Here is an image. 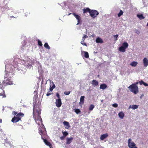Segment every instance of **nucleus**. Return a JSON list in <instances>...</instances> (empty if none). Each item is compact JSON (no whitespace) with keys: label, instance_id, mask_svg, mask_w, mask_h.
Returning <instances> with one entry per match:
<instances>
[{"label":"nucleus","instance_id":"864d4df0","mask_svg":"<svg viewBox=\"0 0 148 148\" xmlns=\"http://www.w3.org/2000/svg\"><path fill=\"white\" fill-rule=\"evenodd\" d=\"M133 148H138L137 147L135 146Z\"/></svg>","mask_w":148,"mask_h":148},{"label":"nucleus","instance_id":"39448f33","mask_svg":"<svg viewBox=\"0 0 148 148\" xmlns=\"http://www.w3.org/2000/svg\"><path fill=\"white\" fill-rule=\"evenodd\" d=\"M128 88L131 92L134 93L135 94H136L139 92L138 86H135L134 84L133 85L132 84L130 86L128 87Z\"/></svg>","mask_w":148,"mask_h":148},{"label":"nucleus","instance_id":"79ce46f5","mask_svg":"<svg viewBox=\"0 0 148 148\" xmlns=\"http://www.w3.org/2000/svg\"><path fill=\"white\" fill-rule=\"evenodd\" d=\"M12 114L15 116L16 114L17 115L18 113L17 112L15 111H14L12 112Z\"/></svg>","mask_w":148,"mask_h":148},{"label":"nucleus","instance_id":"cd10ccee","mask_svg":"<svg viewBox=\"0 0 148 148\" xmlns=\"http://www.w3.org/2000/svg\"><path fill=\"white\" fill-rule=\"evenodd\" d=\"M137 16L140 19H143L145 18L142 14H138Z\"/></svg>","mask_w":148,"mask_h":148},{"label":"nucleus","instance_id":"13d9d810","mask_svg":"<svg viewBox=\"0 0 148 148\" xmlns=\"http://www.w3.org/2000/svg\"><path fill=\"white\" fill-rule=\"evenodd\" d=\"M147 26H148V23L147 24Z\"/></svg>","mask_w":148,"mask_h":148},{"label":"nucleus","instance_id":"9d476101","mask_svg":"<svg viewBox=\"0 0 148 148\" xmlns=\"http://www.w3.org/2000/svg\"><path fill=\"white\" fill-rule=\"evenodd\" d=\"M56 106L58 107H60L62 105V102L61 99L60 98L56 100Z\"/></svg>","mask_w":148,"mask_h":148},{"label":"nucleus","instance_id":"4d7b16f0","mask_svg":"<svg viewBox=\"0 0 148 148\" xmlns=\"http://www.w3.org/2000/svg\"><path fill=\"white\" fill-rule=\"evenodd\" d=\"M94 53H97V52H95V51H94Z\"/></svg>","mask_w":148,"mask_h":148},{"label":"nucleus","instance_id":"ddd939ff","mask_svg":"<svg viewBox=\"0 0 148 148\" xmlns=\"http://www.w3.org/2000/svg\"><path fill=\"white\" fill-rule=\"evenodd\" d=\"M108 135V134L106 133L102 135L100 137V139L101 140H103L104 139L107 138Z\"/></svg>","mask_w":148,"mask_h":148},{"label":"nucleus","instance_id":"f257e3e1","mask_svg":"<svg viewBox=\"0 0 148 148\" xmlns=\"http://www.w3.org/2000/svg\"><path fill=\"white\" fill-rule=\"evenodd\" d=\"M41 109L40 108H38V125H40L38 129L39 133L41 136V138L43 140L45 144L46 145L48 146L50 148H53L51 144L45 138L46 136V131L45 128L42 123V119L39 115L41 113Z\"/></svg>","mask_w":148,"mask_h":148},{"label":"nucleus","instance_id":"c756f323","mask_svg":"<svg viewBox=\"0 0 148 148\" xmlns=\"http://www.w3.org/2000/svg\"><path fill=\"white\" fill-rule=\"evenodd\" d=\"M94 107L95 106L93 104L91 105L89 107V110L90 111L92 110L94 108Z\"/></svg>","mask_w":148,"mask_h":148},{"label":"nucleus","instance_id":"c9c22d12","mask_svg":"<svg viewBox=\"0 0 148 148\" xmlns=\"http://www.w3.org/2000/svg\"><path fill=\"white\" fill-rule=\"evenodd\" d=\"M118 36V35L117 34L114 36V40L115 41H116V40H117Z\"/></svg>","mask_w":148,"mask_h":148},{"label":"nucleus","instance_id":"393cba45","mask_svg":"<svg viewBox=\"0 0 148 148\" xmlns=\"http://www.w3.org/2000/svg\"><path fill=\"white\" fill-rule=\"evenodd\" d=\"M122 46L126 49L128 47V44L127 42H125L122 44Z\"/></svg>","mask_w":148,"mask_h":148},{"label":"nucleus","instance_id":"dca6fc26","mask_svg":"<svg viewBox=\"0 0 148 148\" xmlns=\"http://www.w3.org/2000/svg\"><path fill=\"white\" fill-rule=\"evenodd\" d=\"M98 82L95 79L93 80L91 82V84L94 86L95 87L98 84Z\"/></svg>","mask_w":148,"mask_h":148},{"label":"nucleus","instance_id":"6e6d98bb","mask_svg":"<svg viewBox=\"0 0 148 148\" xmlns=\"http://www.w3.org/2000/svg\"><path fill=\"white\" fill-rule=\"evenodd\" d=\"M103 100H101V102H103Z\"/></svg>","mask_w":148,"mask_h":148},{"label":"nucleus","instance_id":"a878e982","mask_svg":"<svg viewBox=\"0 0 148 148\" xmlns=\"http://www.w3.org/2000/svg\"><path fill=\"white\" fill-rule=\"evenodd\" d=\"M85 97L84 96H81L80 98V103L83 104L84 103V98Z\"/></svg>","mask_w":148,"mask_h":148},{"label":"nucleus","instance_id":"4be33fe9","mask_svg":"<svg viewBox=\"0 0 148 148\" xmlns=\"http://www.w3.org/2000/svg\"><path fill=\"white\" fill-rule=\"evenodd\" d=\"M138 62L136 61H133L131 62L130 65L131 66L133 67L136 66L138 64Z\"/></svg>","mask_w":148,"mask_h":148},{"label":"nucleus","instance_id":"1a4fd4ad","mask_svg":"<svg viewBox=\"0 0 148 148\" xmlns=\"http://www.w3.org/2000/svg\"><path fill=\"white\" fill-rule=\"evenodd\" d=\"M73 14L75 17L77 21V25L80 23V21L81 20V17L79 16L76 14L75 13H73Z\"/></svg>","mask_w":148,"mask_h":148},{"label":"nucleus","instance_id":"6e6552de","mask_svg":"<svg viewBox=\"0 0 148 148\" xmlns=\"http://www.w3.org/2000/svg\"><path fill=\"white\" fill-rule=\"evenodd\" d=\"M130 138L128 140V146L130 148H133L136 146V144Z\"/></svg>","mask_w":148,"mask_h":148},{"label":"nucleus","instance_id":"aec40b11","mask_svg":"<svg viewBox=\"0 0 148 148\" xmlns=\"http://www.w3.org/2000/svg\"><path fill=\"white\" fill-rule=\"evenodd\" d=\"M91 10L88 8H84L83 9V13H85L87 12H88L89 13L90 12Z\"/></svg>","mask_w":148,"mask_h":148},{"label":"nucleus","instance_id":"58836bf2","mask_svg":"<svg viewBox=\"0 0 148 148\" xmlns=\"http://www.w3.org/2000/svg\"><path fill=\"white\" fill-rule=\"evenodd\" d=\"M70 93V91H65L64 92V94L66 95H68Z\"/></svg>","mask_w":148,"mask_h":148},{"label":"nucleus","instance_id":"2eb2a0df","mask_svg":"<svg viewBox=\"0 0 148 148\" xmlns=\"http://www.w3.org/2000/svg\"><path fill=\"white\" fill-rule=\"evenodd\" d=\"M73 139V138L72 137H71L70 138H67L66 140V144L68 145L70 144L72 142Z\"/></svg>","mask_w":148,"mask_h":148},{"label":"nucleus","instance_id":"5fc2aeb1","mask_svg":"<svg viewBox=\"0 0 148 148\" xmlns=\"http://www.w3.org/2000/svg\"><path fill=\"white\" fill-rule=\"evenodd\" d=\"M71 13H70L69 14H68V16H69L71 14Z\"/></svg>","mask_w":148,"mask_h":148},{"label":"nucleus","instance_id":"49530a36","mask_svg":"<svg viewBox=\"0 0 148 148\" xmlns=\"http://www.w3.org/2000/svg\"><path fill=\"white\" fill-rule=\"evenodd\" d=\"M56 96L58 98V99L60 98V95L58 93H56Z\"/></svg>","mask_w":148,"mask_h":148},{"label":"nucleus","instance_id":"2f4dec72","mask_svg":"<svg viewBox=\"0 0 148 148\" xmlns=\"http://www.w3.org/2000/svg\"><path fill=\"white\" fill-rule=\"evenodd\" d=\"M52 83L53 84V85L51 88L50 87L49 88L50 90L51 91H52L53 89L55 88V84H53V82H52Z\"/></svg>","mask_w":148,"mask_h":148},{"label":"nucleus","instance_id":"423d86ee","mask_svg":"<svg viewBox=\"0 0 148 148\" xmlns=\"http://www.w3.org/2000/svg\"><path fill=\"white\" fill-rule=\"evenodd\" d=\"M99 13L97 10H91L90 12V16L93 18L96 17Z\"/></svg>","mask_w":148,"mask_h":148},{"label":"nucleus","instance_id":"09e8293b","mask_svg":"<svg viewBox=\"0 0 148 148\" xmlns=\"http://www.w3.org/2000/svg\"><path fill=\"white\" fill-rule=\"evenodd\" d=\"M145 86H148V84L144 82L143 84Z\"/></svg>","mask_w":148,"mask_h":148},{"label":"nucleus","instance_id":"3c124183","mask_svg":"<svg viewBox=\"0 0 148 148\" xmlns=\"http://www.w3.org/2000/svg\"><path fill=\"white\" fill-rule=\"evenodd\" d=\"M27 66L29 67H29L31 68L32 67V65L31 64H29V65H28Z\"/></svg>","mask_w":148,"mask_h":148},{"label":"nucleus","instance_id":"6ab92c4d","mask_svg":"<svg viewBox=\"0 0 148 148\" xmlns=\"http://www.w3.org/2000/svg\"><path fill=\"white\" fill-rule=\"evenodd\" d=\"M107 87V86L106 84H103L100 85L99 88L103 90L106 88Z\"/></svg>","mask_w":148,"mask_h":148},{"label":"nucleus","instance_id":"0eeeda50","mask_svg":"<svg viewBox=\"0 0 148 148\" xmlns=\"http://www.w3.org/2000/svg\"><path fill=\"white\" fill-rule=\"evenodd\" d=\"M36 105H34L33 106V118L34 120L35 121V122L36 123V117L37 115V110L36 108Z\"/></svg>","mask_w":148,"mask_h":148},{"label":"nucleus","instance_id":"a19ab883","mask_svg":"<svg viewBox=\"0 0 148 148\" xmlns=\"http://www.w3.org/2000/svg\"><path fill=\"white\" fill-rule=\"evenodd\" d=\"M112 106L115 108H116L118 107V104L117 103H115L112 105Z\"/></svg>","mask_w":148,"mask_h":148},{"label":"nucleus","instance_id":"412c9836","mask_svg":"<svg viewBox=\"0 0 148 148\" xmlns=\"http://www.w3.org/2000/svg\"><path fill=\"white\" fill-rule=\"evenodd\" d=\"M118 116L121 119H123L124 116V114L123 112H121L119 113Z\"/></svg>","mask_w":148,"mask_h":148},{"label":"nucleus","instance_id":"37998d69","mask_svg":"<svg viewBox=\"0 0 148 148\" xmlns=\"http://www.w3.org/2000/svg\"><path fill=\"white\" fill-rule=\"evenodd\" d=\"M139 83H140V85H142V84H143L144 83V82L143 81H139Z\"/></svg>","mask_w":148,"mask_h":148},{"label":"nucleus","instance_id":"7ed1b4c3","mask_svg":"<svg viewBox=\"0 0 148 148\" xmlns=\"http://www.w3.org/2000/svg\"><path fill=\"white\" fill-rule=\"evenodd\" d=\"M24 116V114L21 112L18 113L16 116L12 118L11 121L13 123H16L21 120V118Z\"/></svg>","mask_w":148,"mask_h":148},{"label":"nucleus","instance_id":"8fccbe9b","mask_svg":"<svg viewBox=\"0 0 148 148\" xmlns=\"http://www.w3.org/2000/svg\"><path fill=\"white\" fill-rule=\"evenodd\" d=\"M51 94V93H49V92H48V93L47 94H46V95H47V96H49Z\"/></svg>","mask_w":148,"mask_h":148},{"label":"nucleus","instance_id":"b1692460","mask_svg":"<svg viewBox=\"0 0 148 148\" xmlns=\"http://www.w3.org/2000/svg\"><path fill=\"white\" fill-rule=\"evenodd\" d=\"M38 72L40 73V77L39 78V79H42V75H41V74L42 73V70L41 69H39L38 70ZM42 80L43 81V79H42Z\"/></svg>","mask_w":148,"mask_h":148},{"label":"nucleus","instance_id":"a211bd4d","mask_svg":"<svg viewBox=\"0 0 148 148\" xmlns=\"http://www.w3.org/2000/svg\"><path fill=\"white\" fill-rule=\"evenodd\" d=\"M63 123L64 125L66 126V127H65V128L68 129L70 127V125L68 122L64 121L63 122Z\"/></svg>","mask_w":148,"mask_h":148},{"label":"nucleus","instance_id":"603ef678","mask_svg":"<svg viewBox=\"0 0 148 148\" xmlns=\"http://www.w3.org/2000/svg\"><path fill=\"white\" fill-rule=\"evenodd\" d=\"M2 122V119H0V123H1Z\"/></svg>","mask_w":148,"mask_h":148},{"label":"nucleus","instance_id":"bb28decb","mask_svg":"<svg viewBox=\"0 0 148 148\" xmlns=\"http://www.w3.org/2000/svg\"><path fill=\"white\" fill-rule=\"evenodd\" d=\"M82 53H84V56L86 58H88L89 57L88 53V52L85 51H83Z\"/></svg>","mask_w":148,"mask_h":148},{"label":"nucleus","instance_id":"a18cd8bd","mask_svg":"<svg viewBox=\"0 0 148 148\" xmlns=\"http://www.w3.org/2000/svg\"><path fill=\"white\" fill-rule=\"evenodd\" d=\"M65 136H61L60 137V139L61 140H63L64 139Z\"/></svg>","mask_w":148,"mask_h":148},{"label":"nucleus","instance_id":"f704fd0d","mask_svg":"<svg viewBox=\"0 0 148 148\" xmlns=\"http://www.w3.org/2000/svg\"><path fill=\"white\" fill-rule=\"evenodd\" d=\"M38 43L40 46H42V45L41 42L39 40H38Z\"/></svg>","mask_w":148,"mask_h":148},{"label":"nucleus","instance_id":"4468645a","mask_svg":"<svg viewBox=\"0 0 148 148\" xmlns=\"http://www.w3.org/2000/svg\"><path fill=\"white\" fill-rule=\"evenodd\" d=\"M96 42L97 43H102L103 42L102 39L99 37H98L96 38Z\"/></svg>","mask_w":148,"mask_h":148},{"label":"nucleus","instance_id":"5701e85b","mask_svg":"<svg viewBox=\"0 0 148 148\" xmlns=\"http://www.w3.org/2000/svg\"><path fill=\"white\" fill-rule=\"evenodd\" d=\"M126 49L122 46L120 47L119 48V50L122 52H124L125 51Z\"/></svg>","mask_w":148,"mask_h":148},{"label":"nucleus","instance_id":"c03bdc74","mask_svg":"<svg viewBox=\"0 0 148 148\" xmlns=\"http://www.w3.org/2000/svg\"><path fill=\"white\" fill-rule=\"evenodd\" d=\"M139 83V82H137L135 83H134V84H133V85H134L135 86V85L136 86H137V85Z\"/></svg>","mask_w":148,"mask_h":148},{"label":"nucleus","instance_id":"e433bc0d","mask_svg":"<svg viewBox=\"0 0 148 148\" xmlns=\"http://www.w3.org/2000/svg\"><path fill=\"white\" fill-rule=\"evenodd\" d=\"M63 134L64 136L65 137L68 134V133L66 132H63Z\"/></svg>","mask_w":148,"mask_h":148},{"label":"nucleus","instance_id":"72a5a7b5","mask_svg":"<svg viewBox=\"0 0 148 148\" xmlns=\"http://www.w3.org/2000/svg\"><path fill=\"white\" fill-rule=\"evenodd\" d=\"M88 38V36L86 35H84L82 37V41H84L86 38Z\"/></svg>","mask_w":148,"mask_h":148},{"label":"nucleus","instance_id":"7c9ffc66","mask_svg":"<svg viewBox=\"0 0 148 148\" xmlns=\"http://www.w3.org/2000/svg\"><path fill=\"white\" fill-rule=\"evenodd\" d=\"M123 12L121 10H120L118 14V16L119 17H120L123 14Z\"/></svg>","mask_w":148,"mask_h":148},{"label":"nucleus","instance_id":"052dcab7","mask_svg":"<svg viewBox=\"0 0 148 148\" xmlns=\"http://www.w3.org/2000/svg\"><path fill=\"white\" fill-rule=\"evenodd\" d=\"M141 97H142V96H141V97H140V98H141Z\"/></svg>","mask_w":148,"mask_h":148},{"label":"nucleus","instance_id":"4c0bfd02","mask_svg":"<svg viewBox=\"0 0 148 148\" xmlns=\"http://www.w3.org/2000/svg\"><path fill=\"white\" fill-rule=\"evenodd\" d=\"M135 32L138 35H139L140 33V31L137 29H135Z\"/></svg>","mask_w":148,"mask_h":148},{"label":"nucleus","instance_id":"de8ad7c7","mask_svg":"<svg viewBox=\"0 0 148 148\" xmlns=\"http://www.w3.org/2000/svg\"><path fill=\"white\" fill-rule=\"evenodd\" d=\"M62 5H63L64 6H65L66 4V2H63V3H62Z\"/></svg>","mask_w":148,"mask_h":148},{"label":"nucleus","instance_id":"473e14b6","mask_svg":"<svg viewBox=\"0 0 148 148\" xmlns=\"http://www.w3.org/2000/svg\"><path fill=\"white\" fill-rule=\"evenodd\" d=\"M74 110L77 114H78L80 112V111L79 109H74Z\"/></svg>","mask_w":148,"mask_h":148},{"label":"nucleus","instance_id":"20e7f679","mask_svg":"<svg viewBox=\"0 0 148 148\" xmlns=\"http://www.w3.org/2000/svg\"><path fill=\"white\" fill-rule=\"evenodd\" d=\"M13 84V82L10 80L9 78H6V79L4 78V80L3 81L2 83L0 82V85L2 86V87H4L7 85H11Z\"/></svg>","mask_w":148,"mask_h":148},{"label":"nucleus","instance_id":"f03ea898","mask_svg":"<svg viewBox=\"0 0 148 148\" xmlns=\"http://www.w3.org/2000/svg\"><path fill=\"white\" fill-rule=\"evenodd\" d=\"M8 66V65H6L5 67V74L4 76V79H6V78H12L13 76L14 75V72L13 71H8V69L7 68V67Z\"/></svg>","mask_w":148,"mask_h":148},{"label":"nucleus","instance_id":"ea45409f","mask_svg":"<svg viewBox=\"0 0 148 148\" xmlns=\"http://www.w3.org/2000/svg\"><path fill=\"white\" fill-rule=\"evenodd\" d=\"M84 41H82L81 42V43L82 45H84L86 46H87V45L86 43H84L83 42Z\"/></svg>","mask_w":148,"mask_h":148},{"label":"nucleus","instance_id":"bf43d9fd","mask_svg":"<svg viewBox=\"0 0 148 148\" xmlns=\"http://www.w3.org/2000/svg\"><path fill=\"white\" fill-rule=\"evenodd\" d=\"M141 97H142V96H141V97H140V98H141Z\"/></svg>","mask_w":148,"mask_h":148},{"label":"nucleus","instance_id":"f8f14e48","mask_svg":"<svg viewBox=\"0 0 148 148\" xmlns=\"http://www.w3.org/2000/svg\"><path fill=\"white\" fill-rule=\"evenodd\" d=\"M0 96H2L3 97H6L4 91L1 87H0Z\"/></svg>","mask_w":148,"mask_h":148},{"label":"nucleus","instance_id":"9b49d317","mask_svg":"<svg viewBox=\"0 0 148 148\" xmlns=\"http://www.w3.org/2000/svg\"><path fill=\"white\" fill-rule=\"evenodd\" d=\"M143 62L144 66L147 67L148 65V59L146 58H145L143 59Z\"/></svg>","mask_w":148,"mask_h":148},{"label":"nucleus","instance_id":"f3484780","mask_svg":"<svg viewBox=\"0 0 148 148\" xmlns=\"http://www.w3.org/2000/svg\"><path fill=\"white\" fill-rule=\"evenodd\" d=\"M138 108V106L134 105H130L128 109H130V108H132L134 110H135L137 109Z\"/></svg>","mask_w":148,"mask_h":148},{"label":"nucleus","instance_id":"c85d7f7f","mask_svg":"<svg viewBox=\"0 0 148 148\" xmlns=\"http://www.w3.org/2000/svg\"><path fill=\"white\" fill-rule=\"evenodd\" d=\"M44 47L46 48L49 50L50 48V47L49 46L47 42H46L44 45Z\"/></svg>","mask_w":148,"mask_h":148}]
</instances>
